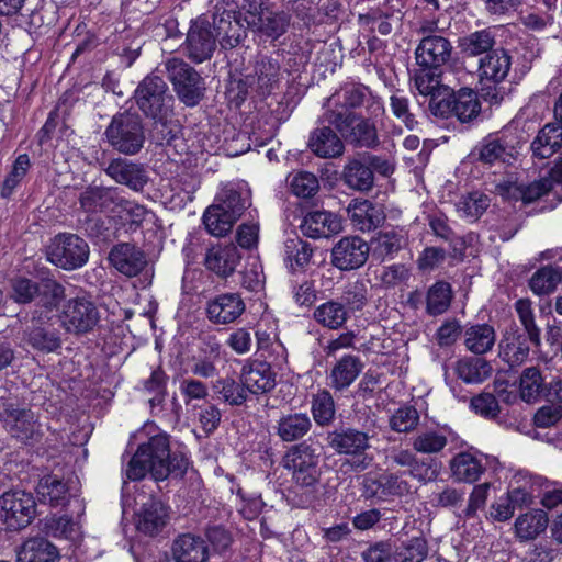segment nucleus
I'll use <instances>...</instances> for the list:
<instances>
[{
	"mask_svg": "<svg viewBox=\"0 0 562 562\" xmlns=\"http://www.w3.org/2000/svg\"><path fill=\"white\" fill-rule=\"evenodd\" d=\"M192 467L190 451L171 450L169 435L158 434L140 443L127 462L124 473L128 481L137 482L150 475L156 482L167 479L182 480Z\"/></svg>",
	"mask_w": 562,
	"mask_h": 562,
	"instance_id": "1",
	"label": "nucleus"
},
{
	"mask_svg": "<svg viewBox=\"0 0 562 562\" xmlns=\"http://www.w3.org/2000/svg\"><path fill=\"white\" fill-rule=\"evenodd\" d=\"M319 462L321 456L306 441L292 445L282 458V465L290 474L294 487L303 491L296 503L301 508L314 507L318 501L322 474Z\"/></svg>",
	"mask_w": 562,
	"mask_h": 562,
	"instance_id": "2",
	"label": "nucleus"
},
{
	"mask_svg": "<svg viewBox=\"0 0 562 562\" xmlns=\"http://www.w3.org/2000/svg\"><path fill=\"white\" fill-rule=\"evenodd\" d=\"M134 98L139 110L148 117L160 123L168 132L160 138L169 142L175 137L172 127H168L167 119L171 112L172 97L168 94V86L164 78L156 74L146 76L137 86Z\"/></svg>",
	"mask_w": 562,
	"mask_h": 562,
	"instance_id": "3",
	"label": "nucleus"
},
{
	"mask_svg": "<svg viewBox=\"0 0 562 562\" xmlns=\"http://www.w3.org/2000/svg\"><path fill=\"white\" fill-rule=\"evenodd\" d=\"M104 136L109 145L120 154L133 156L144 147L146 136L140 116L136 113L115 114L106 126Z\"/></svg>",
	"mask_w": 562,
	"mask_h": 562,
	"instance_id": "4",
	"label": "nucleus"
},
{
	"mask_svg": "<svg viewBox=\"0 0 562 562\" xmlns=\"http://www.w3.org/2000/svg\"><path fill=\"white\" fill-rule=\"evenodd\" d=\"M371 119L344 108L326 110L324 113V121L334 126L347 143L356 147L371 148L378 145V132Z\"/></svg>",
	"mask_w": 562,
	"mask_h": 562,
	"instance_id": "5",
	"label": "nucleus"
},
{
	"mask_svg": "<svg viewBox=\"0 0 562 562\" xmlns=\"http://www.w3.org/2000/svg\"><path fill=\"white\" fill-rule=\"evenodd\" d=\"M328 446L339 454L350 456L347 460L353 472L364 471L372 462L366 450L370 447L367 432L355 428H341L328 434Z\"/></svg>",
	"mask_w": 562,
	"mask_h": 562,
	"instance_id": "6",
	"label": "nucleus"
},
{
	"mask_svg": "<svg viewBox=\"0 0 562 562\" xmlns=\"http://www.w3.org/2000/svg\"><path fill=\"white\" fill-rule=\"evenodd\" d=\"M60 326L71 335L91 333L100 322V312L95 303L86 295L67 300L59 313Z\"/></svg>",
	"mask_w": 562,
	"mask_h": 562,
	"instance_id": "7",
	"label": "nucleus"
},
{
	"mask_svg": "<svg viewBox=\"0 0 562 562\" xmlns=\"http://www.w3.org/2000/svg\"><path fill=\"white\" fill-rule=\"evenodd\" d=\"M213 29L221 46L225 49L237 46L246 36L247 25L234 0H220L215 4Z\"/></svg>",
	"mask_w": 562,
	"mask_h": 562,
	"instance_id": "8",
	"label": "nucleus"
},
{
	"mask_svg": "<svg viewBox=\"0 0 562 562\" xmlns=\"http://www.w3.org/2000/svg\"><path fill=\"white\" fill-rule=\"evenodd\" d=\"M521 139L514 128L488 134L475 147L472 155L479 161L487 165L496 162L512 164L518 154Z\"/></svg>",
	"mask_w": 562,
	"mask_h": 562,
	"instance_id": "9",
	"label": "nucleus"
},
{
	"mask_svg": "<svg viewBox=\"0 0 562 562\" xmlns=\"http://www.w3.org/2000/svg\"><path fill=\"white\" fill-rule=\"evenodd\" d=\"M2 530L18 531L32 524L36 516V502L31 493L9 491L0 496Z\"/></svg>",
	"mask_w": 562,
	"mask_h": 562,
	"instance_id": "10",
	"label": "nucleus"
},
{
	"mask_svg": "<svg viewBox=\"0 0 562 562\" xmlns=\"http://www.w3.org/2000/svg\"><path fill=\"white\" fill-rule=\"evenodd\" d=\"M512 58L504 49H494L480 59L479 78L485 100L497 104L503 100V94L496 86L508 76Z\"/></svg>",
	"mask_w": 562,
	"mask_h": 562,
	"instance_id": "11",
	"label": "nucleus"
},
{
	"mask_svg": "<svg viewBox=\"0 0 562 562\" xmlns=\"http://www.w3.org/2000/svg\"><path fill=\"white\" fill-rule=\"evenodd\" d=\"M168 79L187 106L196 105L203 97L204 83L199 72L180 58H169L165 63Z\"/></svg>",
	"mask_w": 562,
	"mask_h": 562,
	"instance_id": "12",
	"label": "nucleus"
},
{
	"mask_svg": "<svg viewBox=\"0 0 562 562\" xmlns=\"http://www.w3.org/2000/svg\"><path fill=\"white\" fill-rule=\"evenodd\" d=\"M364 108L368 116L379 117L384 113L380 97L374 95L369 87L361 83H347L337 90L328 100L326 110Z\"/></svg>",
	"mask_w": 562,
	"mask_h": 562,
	"instance_id": "13",
	"label": "nucleus"
},
{
	"mask_svg": "<svg viewBox=\"0 0 562 562\" xmlns=\"http://www.w3.org/2000/svg\"><path fill=\"white\" fill-rule=\"evenodd\" d=\"M47 259L65 270L81 268L89 258V246L78 235L59 234L47 247Z\"/></svg>",
	"mask_w": 562,
	"mask_h": 562,
	"instance_id": "14",
	"label": "nucleus"
},
{
	"mask_svg": "<svg viewBox=\"0 0 562 562\" xmlns=\"http://www.w3.org/2000/svg\"><path fill=\"white\" fill-rule=\"evenodd\" d=\"M0 419L12 437L25 445L37 442L43 436L41 425L30 408L5 405L0 412Z\"/></svg>",
	"mask_w": 562,
	"mask_h": 562,
	"instance_id": "15",
	"label": "nucleus"
},
{
	"mask_svg": "<svg viewBox=\"0 0 562 562\" xmlns=\"http://www.w3.org/2000/svg\"><path fill=\"white\" fill-rule=\"evenodd\" d=\"M241 10L245 11L244 21L248 29L257 30L272 38L280 37L286 30L285 14L263 10L261 0H244Z\"/></svg>",
	"mask_w": 562,
	"mask_h": 562,
	"instance_id": "16",
	"label": "nucleus"
},
{
	"mask_svg": "<svg viewBox=\"0 0 562 562\" xmlns=\"http://www.w3.org/2000/svg\"><path fill=\"white\" fill-rule=\"evenodd\" d=\"M406 472L381 474L369 473L362 482V496L366 498L386 499L404 496L412 492L411 484L403 477Z\"/></svg>",
	"mask_w": 562,
	"mask_h": 562,
	"instance_id": "17",
	"label": "nucleus"
},
{
	"mask_svg": "<svg viewBox=\"0 0 562 562\" xmlns=\"http://www.w3.org/2000/svg\"><path fill=\"white\" fill-rule=\"evenodd\" d=\"M369 245L358 236L341 238L331 249V263L347 271L362 267L368 260Z\"/></svg>",
	"mask_w": 562,
	"mask_h": 562,
	"instance_id": "18",
	"label": "nucleus"
},
{
	"mask_svg": "<svg viewBox=\"0 0 562 562\" xmlns=\"http://www.w3.org/2000/svg\"><path fill=\"white\" fill-rule=\"evenodd\" d=\"M246 305L239 293H221L207 300L206 318L214 325H227L237 321Z\"/></svg>",
	"mask_w": 562,
	"mask_h": 562,
	"instance_id": "19",
	"label": "nucleus"
},
{
	"mask_svg": "<svg viewBox=\"0 0 562 562\" xmlns=\"http://www.w3.org/2000/svg\"><path fill=\"white\" fill-rule=\"evenodd\" d=\"M280 66L269 57L256 60L251 72L247 74L240 82L246 87V93L255 92L266 97L271 93L279 81Z\"/></svg>",
	"mask_w": 562,
	"mask_h": 562,
	"instance_id": "20",
	"label": "nucleus"
},
{
	"mask_svg": "<svg viewBox=\"0 0 562 562\" xmlns=\"http://www.w3.org/2000/svg\"><path fill=\"white\" fill-rule=\"evenodd\" d=\"M104 172L116 183L126 186L134 192H142L149 181L148 171L143 164L121 157L112 159Z\"/></svg>",
	"mask_w": 562,
	"mask_h": 562,
	"instance_id": "21",
	"label": "nucleus"
},
{
	"mask_svg": "<svg viewBox=\"0 0 562 562\" xmlns=\"http://www.w3.org/2000/svg\"><path fill=\"white\" fill-rule=\"evenodd\" d=\"M452 54L450 41L442 35L423 36L415 50L416 63L419 67L440 69Z\"/></svg>",
	"mask_w": 562,
	"mask_h": 562,
	"instance_id": "22",
	"label": "nucleus"
},
{
	"mask_svg": "<svg viewBox=\"0 0 562 562\" xmlns=\"http://www.w3.org/2000/svg\"><path fill=\"white\" fill-rule=\"evenodd\" d=\"M216 40L217 37L206 20L195 21L187 35L188 57L195 63L210 59L215 50Z\"/></svg>",
	"mask_w": 562,
	"mask_h": 562,
	"instance_id": "23",
	"label": "nucleus"
},
{
	"mask_svg": "<svg viewBox=\"0 0 562 562\" xmlns=\"http://www.w3.org/2000/svg\"><path fill=\"white\" fill-rule=\"evenodd\" d=\"M168 519L169 507L160 499L151 496L135 514V526L140 533L155 537L162 531Z\"/></svg>",
	"mask_w": 562,
	"mask_h": 562,
	"instance_id": "24",
	"label": "nucleus"
},
{
	"mask_svg": "<svg viewBox=\"0 0 562 562\" xmlns=\"http://www.w3.org/2000/svg\"><path fill=\"white\" fill-rule=\"evenodd\" d=\"M347 213L352 225L361 232H371L380 227L385 221V210L380 203L367 199L350 201Z\"/></svg>",
	"mask_w": 562,
	"mask_h": 562,
	"instance_id": "25",
	"label": "nucleus"
},
{
	"mask_svg": "<svg viewBox=\"0 0 562 562\" xmlns=\"http://www.w3.org/2000/svg\"><path fill=\"white\" fill-rule=\"evenodd\" d=\"M240 258V252L234 244H217L206 250L203 263L209 271L221 279H226L235 272Z\"/></svg>",
	"mask_w": 562,
	"mask_h": 562,
	"instance_id": "26",
	"label": "nucleus"
},
{
	"mask_svg": "<svg viewBox=\"0 0 562 562\" xmlns=\"http://www.w3.org/2000/svg\"><path fill=\"white\" fill-rule=\"evenodd\" d=\"M59 548L44 536L29 537L16 548V562H59Z\"/></svg>",
	"mask_w": 562,
	"mask_h": 562,
	"instance_id": "27",
	"label": "nucleus"
},
{
	"mask_svg": "<svg viewBox=\"0 0 562 562\" xmlns=\"http://www.w3.org/2000/svg\"><path fill=\"white\" fill-rule=\"evenodd\" d=\"M302 233L311 238H327L341 232L342 223L339 216L327 211L308 212L302 223Z\"/></svg>",
	"mask_w": 562,
	"mask_h": 562,
	"instance_id": "28",
	"label": "nucleus"
},
{
	"mask_svg": "<svg viewBox=\"0 0 562 562\" xmlns=\"http://www.w3.org/2000/svg\"><path fill=\"white\" fill-rule=\"evenodd\" d=\"M109 260L117 271L127 277L137 276L146 266L144 251L128 243L114 246Z\"/></svg>",
	"mask_w": 562,
	"mask_h": 562,
	"instance_id": "29",
	"label": "nucleus"
},
{
	"mask_svg": "<svg viewBox=\"0 0 562 562\" xmlns=\"http://www.w3.org/2000/svg\"><path fill=\"white\" fill-rule=\"evenodd\" d=\"M482 456L479 451H461L457 453L450 461L453 480L469 484L477 482L485 472Z\"/></svg>",
	"mask_w": 562,
	"mask_h": 562,
	"instance_id": "30",
	"label": "nucleus"
},
{
	"mask_svg": "<svg viewBox=\"0 0 562 562\" xmlns=\"http://www.w3.org/2000/svg\"><path fill=\"white\" fill-rule=\"evenodd\" d=\"M36 495L41 504L53 508H65L70 501L68 483L55 474L44 475L38 481Z\"/></svg>",
	"mask_w": 562,
	"mask_h": 562,
	"instance_id": "31",
	"label": "nucleus"
},
{
	"mask_svg": "<svg viewBox=\"0 0 562 562\" xmlns=\"http://www.w3.org/2000/svg\"><path fill=\"white\" fill-rule=\"evenodd\" d=\"M119 196L116 188L89 187L81 192L79 203L87 213H114Z\"/></svg>",
	"mask_w": 562,
	"mask_h": 562,
	"instance_id": "32",
	"label": "nucleus"
},
{
	"mask_svg": "<svg viewBox=\"0 0 562 562\" xmlns=\"http://www.w3.org/2000/svg\"><path fill=\"white\" fill-rule=\"evenodd\" d=\"M537 395H543L547 403L539 407L532 422L537 428H548L562 419V389H535Z\"/></svg>",
	"mask_w": 562,
	"mask_h": 562,
	"instance_id": "33",
	"label": "nucleus"
},
{
	"mask_svg": "<svg viewBox=\"0 0 562 562\" xmlns=\"http://www.w3.org/2000/svg\"><path fill=\"white\" fill-rule=\"evenodd\" d=\"M171 549L175 562H204L209 558L205 541L192 533L178 536L173 540Z\"/></svg>",
	"mask_w": 562,
	"mask_h": 562,
	"instance_id": "34",
	"label": "nucleus"
},
{
	"mask_svg": "<svg viewBox=\"0 0 562 562\" xmlns=\"http://www.w3.org/2000/svg\"><path fill=\"white\" fill-rule=\"evenodd\" d=\"M147 390L156 391L155 395L149 398L151 415L169 424L178 423L182 415V405L178 401L176 392L169 393L168 389Z\"/></svg>",
	"mask_w": 562,
	"mask_h": 562,
	"instance_id": "35",
	"label": "nucleus"
},
{
	"mask_svg": "<svg viewBox=\"0 0 562 562\" xmlns=\"http://www.w3.org/2000/svg\"><path fill=\"white\" fill-rule=\"evenodd\" d=\"M308 146L315 155L323 158L341 156L345 149L342 140L330 126L314 130L310 136Z\"/></svg>",
	"mask_w": 562,
	"mask_h": 562,
	"instance_id": "36",
	"label": "nucleus"
},
{
	"mask_svg": "<svg viewBox=\"0 0 562 562\" xmlns=\"http://www.w3.org/2000/svg\"><path fill=\"white\" fill-rule=\"evenodd\" d=\"M562 147V125L555 122L547 123L532 140V155L539 159L553 156Z\"/></svg>",
	"mask_w": 562,
	"mask_h": 562,
	"instance_id": "37",
	"label": "nucleus"
},
{
	"mask_svg": "<svg viewBox=\"0 0 562 562\" xmlns=\"http://www.w3.org/2000/svg\"><path fill=\"white\" fill-rule=\"evenodd\" d=\"M342 180L347 187L356 191L364 192L373 187V171L364 155L348 161L342 170Z\"/></svg>",
	"mask_w": 562,
	"mask_h": 562,
	"instance_id": "38",
	"label": "nucleus"
},
{
	"mask_svg": "<svg viewBox=\"0 0 562 562\" xmlns=\"http://www.w3.org/2000/svg\"><path fill=\"white\" fill-rule=\"evenodd\" d=\"M463 337L467 350L479 356L491 351L496 342V331L486 323L468 326Z\"/></svg>",
	"mask_w": 562,
	"mask_h": 562,
	"instance_id": "39",
	"label": "nucleus"
},
{
	"mask_svg": "<svg viewBox=\"0 0 562 562\" xmlns=\"http://www.w3.org/2000/svg\"><path fill=\"white\" fill-rule=\"evenodd\" d=\"M312 422L307 414L290 413L277 422L276 434L284 442L301 440L311 430Z\"/></svg>",
	"mask_w": 562,
	"mask_h": 562,
	"instance_id": "40",
	"label": "nucleus"
},
{
	"mask_svg": "<svg viewBox=\"0 0 562 562\" xmlns=\"http://www.w3.org/2000/svg\"><path fill=\"white\" fill-rule=\"evenodd\" d=\"M498 356L509 366L522 363L529 356L527 338L517 331L506 333L498 344Z\"/></svg>",
	"mask_w": 562,
	"mask_h": 562,
	"instance_id": "41",
	"label": "nucleus"
},
{
	"mask_svg": "<svg viewBox=\"0 0 562 562\" xmlns=\"http://www.w3.org/2000/svg\"><path fill=\"white\" fill-rule=\"evenodd\" d=\"M453 373L464 383H483L492 372L491 364L482 358L464 357L453 364Z\"/></svg>",
	"mask_w": 562,
	"mask_h": 562,
	"instance_id": "42",
	"label": "nucleus"
},
{
	"mask_svg": "<svg viewBox=\"0 0 562 562\" xmlns=\"http://www.w3.org/2000/svg\"><path fill=\"white\" fill-rule=\"evenodd\" d=\"M273 389H221L225 401L233 406L245 405L256 408L257 405L268 406L267 394Z\"/></svg>",
	"mask_w": 562,
	"mask_h": 562,
	"instance_id": "43",
	"label": "nucleus"
},
{
	"mask_svg": "<svg viewBox=\"0 0 562 562\" xmlns=\"http://www.w3.org/2000/svg\"><path fill=\"white\" fill-rule=\"evenodd\" d=\"M453 116L461 123L471 122L481 111L477 93L470 88H461L453 92Z\"/></svg>",
	"mask_w": 562,
	"mask_h": 562,
	"instance_id": "44",
	"label": "nucleus"
},
{
	"mask_svg": "<svg viewBox=\"0 0 562 562\" xmlns=\"http://www.w3.org/2000/svg\"><path fill=\"white\" fill-rule=\"evenodd\" d=\"M548 516L542 509H535L517 517L515 531L522 540H532L546 530Z\"/></svg>",
	"mask_w": 562,
	"mask_h": 562,
	"instance_id": "45",
	"label": "nucleus"
},
{
	"mask_svg": "<svg viewBox=\"0 0 562 562\" xmlns=\"http://www.w3.org/2000/svg\"><path fill=\"white\" fill-rule=\"evenodd\" d=\"M249 198L248 190L227 186L217 195L215 204L233 215L235 220H238L250 205Z\"/></svg>",
	"mask_w": 562,
	"mask_h": 562,
	"instance_id": "46",
	"label": "nucleus"
},
{
	"mask_svg": "<svg viewBox=\"0 0 562 562\" xmlns=\"http://www.w3.org/2000/svg\"><path fill=\"white\" fill-rule=\"evenodd\" d=\"M314 319L328 329H339L347 322L349 315L348 310L344 307V303L336 300L327 301L314 311Z\"/></svg>",
	"mask_w": 562,
	"mask_h": 562,
	"instance_id": "47",
	"label": "nucleus"
},
{
	"mask_svg": "<svg viewBox=\"0 0 562 562\" xmlns=\"http://www.w3.org/2000/svg\"><path fill=\"white\" fill-rule=\"evenodd\" d=\"M24 340L34 349L44 352H54L61 347V339L55 329L33 326L24 331Z\"/></svg>",
	"mask_w": 562,
	"mask_h": 562,
	"instance_id": "48",
	"label": "nucleus"
},
{
	"mask_svg": "<svg viewBox=\"0 0 562 562\" xmlns=\"http://www.w3.org/2000/svg\"><path fill=\"white\" fill-rule=\"evenodd\" d=\"M236 221L233 215L215 203L209 206L203 214L205 228L211 235L217 237L229 233Z\"/></svg>",
	"mask_w": 562,
	"mask_h": 562,
	"instance_id": "49",
	"label": "nucleus"
},
{
	"mask_svg": "<svg viewBox=\"0 0 562 562\" xmlns=\"http://www.w3.org/2000/svg\"><path fill=\"white\" fill-rule=\"evenodd\" d=\"M490 198L481 192H471L460 198L456 203V210L460 217L475 222L490 206Z\"/></svg>",
	"mask_w": 562,
	"mask_h": 562,
	"instance_id": "50",
	"label": "nucleus"
},
{
	"mask_svg": "<svg viewBox=\"0 0 562 562\" xmlns=\"http://www.w3.org/2000/svg\"><path fill=\"white\" fill-rule=\"evenodd\" d=\"M363 369L360 358L344 356L333 368L331 378L335 386H350Z\"/></svg>",
	"mask_w": 562,
	"mask_h": 562,
	"instance_id": "51",
	"label": "nucleus"
},
{
	"mask_svg": "<svg viewBox=\"0 0 562 562\" xmlns=\"http://www.w3.org/2000/svg\"><path fill=\"white\" fill-rule=\"evenodd\" d=\"M562 281V271L551 265L538 269L529 281L531 291L537 295H546L553 292Z\"/></svg>",
	"mask_w": 562,
	"mask_h": 562,
	"instance_id": "52",
	"label": "nucleus"
},
{
	"mask_svg": "<svg viewBox=\"0 0 562 562\" xmlns=\"http://www.w3.org/2000/svg\"><path fill=\"white\" fill-rule=\"evenodd\" d=\"M451 300L452 290L450 284L445 281H438L427 292L426 311L432 316L440 315L448 310Z\"/></svg>",
	"mask_w": 562,
	"mask_h": 562,
	"instance_id": "53",
	"label": "nucleus"
},
{
	"mask_svg": "<svg viewBox=\"0 0 562 562\" xmlns=\"http://www.w3.org/2000/svg\"><path fill=\"white\" fill-rule=\"evenodd\" d=\"M428 555V542L424 537H412L394 551L395 562H423Z\"/></svg>",
	"mask_w": 562,
	"mask_h": 562,
	"instance_id": "54",
	"label": "nucleus"
},
{
	"mask_svg": "<svg viewBox=\"0 0 562 562\" xmlns=\"http://www.w3.org/2000/svg\"><path fill=\"white\" fill-rule=\"evenodd\" d=\"M68 296L66 286L55 279L44 278L40 281L38 303L48 310L57 308Z\"/></svg>",
	"mask_w": 562,
	"mask_h": 562,
	"instance_id": "55",
	"label": "nucleus"
},
{
	"mask_svg": "<svg viewBox=\"0 0 562 562\" xmlns=\"http://www.w3.org/2000/svg\"><path fill=\"white\" fill-rule=\"evenodd\" d=\"M414 82L416 89L423 95L432 97V94L446 88L441 85V68L419 67L415 72Z\"/></svg>",
	"mask_w": 562,
	"mask_h": 562,
	"instance_id": "56",
	"label": "nucleus"
},
{
	"mask_svg": "<svg viewBox=\"0 0 562 562\" xmlns=\"http://www.w3.org/2000/svg\"><path fill=\"white\" fill-rule=\"evenodd\" d=\"M447 443V436L434 429L418 432L412 441L415 451L427 454L440 452Z\"/></svg>",
	"mask_w": 562,
	"mask_h": 562,
	"instance_id": "57",
	"label": "nucleus"
},
{
	"mask_svg": "<svg viewBox=\"0 0 562 562\" xmlns=\"http://www.w3.org/2000/svg\"><path fill=\"white\" fill-rule=\"evenodd\" d=\"M313 255L311 245L302 239H290L285 243V260L291 270L304 269Z\"/></svg>",
	"mask_w": 562,
	"mask_h": 562,
	"instance_id": "58",
	"label": "nucleus"
},
{
	"mask_svg": "<svg viewBox=\"0 0 562 562\" xmlns=\"http://www.w3.org/2000/svg\"><path fill=\"white\" fill-rule=\"evenodd\" d=\"M494 44L495 38L490 30L473 32L460 41L462 50L470 56L486 53L492 49Z\"/></svg>",
	"mask_w": 562,
	"mask_h": 562,
	"instance_id": "59",
	"label": "nucleus"
},
{
	"mask_svg": "<svg viewBox=\"0 0 562 562\" xmlns=\"http://www.w3.org/2000/svg\"><path fill=\"white\" fill-rule=\"evenodd\" d=\"M31 167V160L29 155L21 154L16 157L12 165V169L5 177L0 195L2 198H9L14 192L15 188L22 182Z\"/></svg>",
	"mask_w": 562,
	"mask_h": 562,
	"instance_id": "60",
	"label": "nucleus"
},
{
	"mask_svg": "<svg viewBox=\"0 0 562 562\" xmlns=\"http://www.w3.org/2000/svg\"><path fill=\"white\" fill-rule=\"evenodd\" d=\"M441 470V462L431 457L416 458L415 463L408 469L406 474L416 479L422 484L437 480Z\"/></svg>",
	"mask_w": 562,
	"mask_h": 562,
	"instance_id": "61",
	"label": "nucleus"
},
{
	"mask_svg": "<svg viewBox=\"0 0 562 562\" xmlns=\"http://www.w3.org/2000/svg\"><path fill=\"white\" fill-rule=\"evenodd\" d=\"M312 414L314 420L319 426L331 423L335 416V403L330 393L323 389L317 393L312 402Z\"/></svg>",
	"mask_w": 562,
	"mask_h": 562,
	"instance_id": "62",
	"label": "nucleus"
},
{
	"mask_svg": "<svg viewBox=\"0 0 562 562\" xmlns=\"http://www.w3.org/2000/svg\"><path fill=\"white\" fill-rule=\"evenodd\" d=\"M240 285L249 292H259L265 285L262 263L258 258H249L240 272Z\"/></svg>",
	"mask_w": 562,
	"mask_h": 562,
	"instance_id": "63",
	"label": "nucleus"
},
{
	"mask_svg": "<svg viewBox=\"0 0 562 562\" xmlns=\"http://www.w3.org/2000/svg\"><path fill=\"white\" fill-rule=\"evenodd\" d=\"M291 192L297 198L308 199L314 196L319 190L317 177L308 171H299L290 180Z\"/></svg>",
	"mask_w": 562,
	"mask_h": 562,
	"instance_id": "64",
	"label": "nucleus"
}]
</instances>
